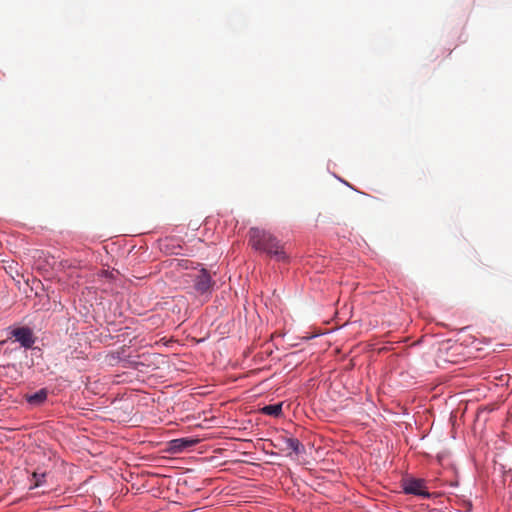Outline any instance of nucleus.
I'll return each mask as SVG.
<instances>
[{"instance_id": "obj_9", "label": "nucleus", "mask_w": 512, "mask_h": 512, "mask_svg": "<svg viewBox=\"0 0 512 512\" xmlns=\"http://www.w3.org/2000/svg\"><path fill=\"white\" fill-rule=\"evenodd\" d=\"M46 473L41 471H35L32 474V480L34 481L33 487H39L45 483Z\"/></svg>"}, {"instance_id": "obj_8", "label": "nucleus", "mask_w": 512, "mask_h": 512, "mask_svg": "<svg viewBox=\"0 0 512 512\" xmlns=\"http://www.w3.org/2000/svg\"><path fill=\"white\" fill-rule=\"evenodd\" d=\"M47 398V391L45 389H41L38 392L30 395L28 397V402L31 404H40L45 401Z\"/></svg>"}, {"instance_id": "obj_6", "label": "nucleus", "mask_w": 512, "mask_h": 512, "mask_svg": "<svg viewBox=\"0 0 512 512\" xmlns=\"http://www.w3.org/2000/svg\"><path fill=\"white\" fill-rule=\"evenodd\" d=\"M283 442L285 444L284 450H290L295 454H300L304 452L303 444L297 439L293 437L283 438Z\"/></svg>"}, {"instance_id": "obj_3", "label": "nucleus", "mask_w": 512, "mask_h": 512, "mask_svg": "<svg viewBox=\"0 0 512 512\" xmlns=\"http://www.w3.org/2000/svg\"><path fill=\"white\" fill-rule=\"evenodd\" d=\"M401 487L405 494H412L423 498L430 497L425 481L417 478H406L402 480Z\"/></svg>"}, {"instance_id": "obj_4", "label": "nucleus", "mask_w": 512, "mask_h": 512, "mask_svg": "<svg viewBox=\"0 0 512 512\" xmlns=\"http://www.w3.org/2000/svg\"><path fill=\"white\" fill-rule=\"evenodd\" d=\"M11 334L24 348H31L35 343L33 331L29 327L16 328Z\"/></svg>"}, {"instance_id": "obj_5", "label": "nucleus", "mask_w": 512, "mask_h": 512, "mask_svg": "<svg viewBox=\"0 0 512 512\" xmlns=\"http://www.w3.org/2000/svg\"><path fill=\"white\" fill-rule=\"evenodd\" d=\"M199 439L195 438H179L174 439L171 441V448L175 452H182L186 450L187 448L194 447L196 444H198Z\"/></svg>"}, {"instance_id": "obj_2", "label": "nucleus", "mask_w": 512, "mask_h": 512, "mask_svg": "<svg viewBox=\"0 0 512 512\" xmlns=\"http://www.w3.org/2000/svg\"><path fill=\"white\" fill-rule=\"evenodd\" d=\"M194 289L198 294L211 293L215 282L212 280L210 273L202 268L198 270L194 275Z\"/></svg>"}, {"instance_id": "obj_1", "label": "nucleus", "mask_w": 512, "mask_h": 512, "mask_svg": "<svg viewBox=\"0 0 512 512\" xmlns=\"http://www.w3.org/2000/svg\"><path fill=\"white\" fill-rule=\"evenodd\" d=\"M248 237L249 245L256 251L265 253L276 261L288 260L284 245L270 232L253 227L249 230Z\"/></svg>"}, {"instance_id": "obj_7", "label": "nucleus", "mask_w": 512, "mask_h": 512, "mask_svg": "<svg viewBox=\"0 0 512 512\" xmlns=\"http://www.w3.org/2000/svg\"><path fill=\"white\" fill-rule=\"evenodd\" d=\"M263 413L266 415L278 417L282 413V404H274V405H267L263 407L262 409Z\"/></svg>"}]
</instances>
